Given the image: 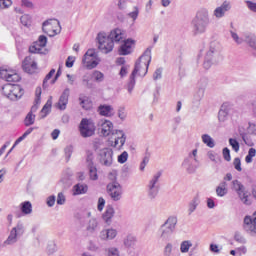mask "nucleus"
<instances>
[{
    "label": "nucleus",
    "mask_w": 256,
    "mask_h": 256,
    "mask_svg": "<svg viewBox=\"0 0 256 256\" xmlns=\"http://www.w3.org/2000/svg\"><path fill=\"white\" fill-rule=\"evenodd\" d=\"M151 63V48H147L142 56H140L139 60L136 61L134 70L132 71L129 81L126 84L125 88L127 89L129 95L133 93V89H135V77L137 73L145 77L147 72L149 71V64Z\"/></svg>",
    "instance_id": "f257e3e1"
},
{
    "label": "nucleus",
    "mask_w": 256,
    "mask_h": 256,
    "mask_svg": "<svg viewBox=\"0 0 256 256\" xmlns=\"http://www.w3.org/2000/svg\"><path fill=\"white\" fill-rule=\"evenodd\" d=\"M177 227V216H170L159 228V237L162 241H169Z\"/></svg>",
    "instance_id": "f03ea898"
},
{
    "label": "nucleus",
    "mask_w": 256,
    "mask_h": 256,
    "mask_svg": "<svg viewBox=\"0 0 256 256\" xmlns=\"http://www.w3.org/2000/svg\"><path fill=\"white\" fill-rule=\"evenodd\" d=\"M2 93L10 101H19L25 95V90L19 84H6L2 87Z\"/></svg>",
    "instance_id": "7ed1b4c3"
},
{
    "label": "nucleus",
    "mask_w": 256,
    "mask_h": 256,
    "mask_svg": "<svg viewBox=\"0 0 256 256\" xmlns=\"http://www.w3.org/2000/svg\"><path fill=\"white\" fill-rule=\"evenodd\" d=\"M193 25L197 33H205L207 27H209V11L206 9L198 11L193 20Z\"/></svg>",
    "instance_id": "20e7f679"
},
{
    "label": "nucleus",
    "mask_w": 256,
    "mask_h": 256,
    "mask_svg": "<svg viewBox=\"0 0 256 256\" xmlns=\"http://www.w3.org/2000/svg\"><path fill=\"white\" fill-rule=\"evenodd\" d=\"M98 40V49L102 53H111L115 47V43L113 40L109 37V35L105 34V32H100L97 35Z\"/></svg>",
    "instance_id": "39448f33"
},
{
    "label": "nucleus",
    "mask_w": 256,
    "mask_h": 256,
    "mask_svg": "<svg viewBox=\"0 0 256 256\" xmlns=\"http://www.w3.org/2000/svg\"><path fill=\"white\" fill-rule=\"evenodd\" d=\"M195 163H199V160L197 159V149L192 150L188 154V156L182 162V167H185L187 173L193 174L199 167V165Z\"/></svg>",
    "instance_id": "423d86ee"
},
{
    "label": "nucleus",
    "mask_w": 256,
    "mask_h": 256,
    "mask_svg": "<svg viewBox=\"0 0 256 256\" xmlns=\"http://www.w3.org/2000/svg\"><path fill=\"white\" fill-rule=\"evenodd\" d=\"M161 172H156L148 182V197L149 199H155L159 195V179H161Z\"/></svg>",
    "instance_id": "0eeeda50"
},
{
    "label": "nucleus",
    "mask_w": 256,
    "mask_h": 256,
    "mask_svg": "<svg viewBox=\"0 0 256 256\" xmlns=\"http://www.w3.org/2000/svg\"><path fill=\"white\" fill-rule=\"evenodd\" d=\"M81 137H93L95 135V123L91 119L83 118L79 125Z\"/></svg>",
    "instance_id": "6e6552de"
},
{
    "label": "nucleus",
    "mask_w": 256,
    "mask_h": 256,
    "mask_svg": "<svg viewBox=\"0 0 256 256\" xmlns=\"http://www.w3.org/2000/svg\"><path fill=\"white\" fill-rule=\"evenodd\" d=\"M82 63L86 69H95L99 65V57H97V52L95 49H89L84 54Z\"/></svg>",
    "instance_id": "1a4fd4ad"
},
{
    "label": "nucleus",
    "mask_w": 256,
    "mask_h": 256,
    "mask_svg": "<svg viewBox=\"0 0 256 256\" xmlns=\"http://www.w3.org/2000/svg\"><path fill=\"white\" fill-rule=\"evenodd\" d=\"M232 189L235 191L239 199L244 203V205H251V200L247 191H245V186L239 180L232 181Z\"/></svg>",
    "instance_id": "9d476101"
},
{
    "label": "nucleus",
    "mask_w": 256,
    "mask_h": 256,
    "mask_svg": "<svg viewBox=\"0 0 256 256\" xmlns=\"http://www.w3.org/2000/svg\"><path fill=\"white\" fill-rule=\"evenodd\" d=\"M107 191L112 201H121V195H123V190L119 182H113L108 184Z\"/></svg>",
    "instance_id": "9b49d317"
},
{
    "label": "nucleus",
    "mask_w": 256,
    "mask_h": 256,
    "mask_svg": "<svg viewBox=\"0 0 256 256\" xmlns=\"http://www.w3.org/2000/svg\"><path fill=\"white\" fill-rule=\"evenodd\" d=\"M244 230L249 233L252 237L256 235V211L252 216H245L244 218Z\"/></svg>",
    "instance_id": "f8f14e48"
},
{
    "label": "nucleus",
    "mask_w": 256,
    "mask_h": 256,
    "mask_svg": "<svg viewBox=\"0 0 256 256\" xmlns=\"http://www.w3.org/2000/svg\"><path fill=\"white\" fill-rule=\"evenodd\" d=\"M44 47H47V38L45 35L39 36L38 40L34 42L32 46H30V53H38L39 55H45Z\"/></svg>",
    "instance_id": "ddd939ff"
},
{
    "label": "nucleus",
    "mask_w": 256,
    "mask_h": 256,
    "mask_svg": "<svg viewBox=\"0 0 256 256\" xmlns=\"http://www.w3.org/2000/svg\"><path fill=\"white\" fill-rule=\"evenodd\" d=\"M0 77L8 81V83H18V81H21V76L17 72L5 68H0Z\"/></svg>",
    "instance_id": "4468645a"
},
{
    "label": "nucleus",
    "mask_w": 256,
    "mask_h": 256,
    "mask_svg": "<svg viewBox=\"0 0 256 256\" xmlns=\"http://www.w3.org/2000/svg\"><path fill=\"white\" fill-rule=\"evenodd\" d=\"M60 23L57 20H47L43 23L42 31L43 33H46L49 37H55L57 35V30L55 27H59Z\"/></svg>",
    "instance_id": "2eb2a0df"
},
{
    "label": "nucleus",
    "mask_w": 256,
    "mask_h": 256,
    "mask_svg": "<svg viewBox=\"0 0 256 256\" xmlns=\"http://www.w3.org/2000/svg\"><path fill=\"white\" fill-rule=\"evenodd\" d=\"M100 163L105 167H111L113 165V150L110 148H104L100 151Z\"/></svg>",
    "instance_id": "dca6fc26"
},
{
    "label": "nucleus",
    "mask_w": 256,
    "mask_h": 256,
    "mask_svg": "<svg viewBox=\"0 0 256 256\" xmlns=\"http://www.w3.org/2000/svg\"><path fill=\"white\" fill-rule=\"evenodd\" d=\"M228 11H231V2L224 1L220 6L214 9L213 17H215V19H223Z\"/></svg>",
    "instance_id": "f3484780"
},
{
    "label": "nucleus",
    "mask_w": 256,
    "mask_h": 256,
    "mask_svg": "<svg viewBox=\"0 0 256 256\" xmlns=\"http://www.w3.org/2000/svg\"><path fill=\"white\" fill-rule=\"evenodd\" d=\"M136 41L132 38H128L123 41V44L119 48V55H131Z\"/></svg>",
    "instance_id": "a211bd4d"
},
{
    "label": "nucleus",
    "mask_w": 256,
    "mask_h": 256,
    "mask_svg": "<svg viewBox=\"0 0 256 256\" xmlns=\"http://www.w3.org/2000/svg\"><path fill=\"white\" fill-rule=\"evenodd\" d=\"M98 127H100L101 133L102 135H104V137L112 135L113 131H115L113 130V122L105 119H101L100 121H98Z\"/></svg>",
    "instance_id": "6ab92c4d"
},
{
    "label": "nucleus",
    "mask_w": 256,
    "mask_h": 256,
    "mask_svg": "<svg viewBox=\"0 0 256 256\" xmlns=\"http://www.w3.org/2000/svg\"><path fill=\"white\" fill-rule=\"evenodd\" d=\"M22 67L26 73L33 75V73H37V62L33 60L30 56H27L22 64Z\"/></svg>",
    "instance_id": "aec40b11"
},
{
    "label": "nucleus",
    "mask_w": 256,
    "mask_h": 256,
    "mask_svg": "<svg viewBox=\"0 0 256 256\" xmlns=\"http://www.w3.org/2000/svg\"><path fill=\"white\" fill-rule=\"evenodd\" d=\"M112 139H114V144L112 147H117V145L120 143L118 149H121V147L125 145V141H127V137H125V133L122 130H114L112 132Z\"/></svg>",
    "instance_id": "412c9836"
},
{
    "label": "nucleus",
    "mask_w": 256,
    "mask_h": 256,
    "mask_svg": "<svg viewBox=\"0 0 256 256\" xmlns=\"http://www.w3.org/2000/svg\"><path fill=\"white\" fill-rule=\"evenodd\" d=\"M71 90L69 88H65L62 92L56 107L60 109V111H65L67 109V104L69 103V95Z\"/></svg>",
    "instance_id": "4be33fe9"
},
{
    "label": "nucleus",
    "mask_w": 256,
    "mask_h": 256,
    "mask_svg": "<svg viewBox=\"0 0 256 256\" xmlns=\"http://www.w3.org/2000/svg\"><path fill=\"white\" fill-rule=\"evenodd\" d=\"M209 84V80L207 78H201L198 82V91L195 94L196 101H201L203 97H205V89H207V85Z\"/></svg>",
    "instance_id": "5701e85b"
},
{
    "label": "nucleus",
    "mask_w": 256,
    "mask_h": 256,
    "mask_svg": "<svg viewBox=\"0 0 256 256\" xmlns=\"http://www.w3.org/2000/svg\"><path fill=\"white\" fill-rule=\"evenodd\" d=\"M115 237H117V230L114 228L103 229L99 234L101 241H113Z\"/></svg>",
    "instance_id": "b1692460"
},
{
    "label": "nucleus",
    "mask_w": 256,
    "mask_h": 256,
    "mask_svg": "<svg viewBox=\"0 0 256 256\" xmlns=\"http://www.w3.org/2000/svg\"><path fill=\"white\" fill-rule=\"evenodd\" d=\"M113 217H115V208L113 206H106L105 212L102 214V219L106 225H111L113 223Z\"/></svg>",
    "instance_id": "393cba45"
},
{
    "label": "nucleus",
    "mask_w": 256,
    "mask_h": 256,
    "mask_svg": "<svg viewBox=\"0 0 256 256\" xmlns=\"http://www.w3.org/2000/svg\"><path fill=\"white\" fill-rule=\"evenodd\" d=\"M220 51H221V46L219 45V43L212 42L210 44L209 51L206 53V57L208 58L210 57L211 59H219Z\"/></svg>",
    "instance_id": "a878e982"
},
{
    "label": "nucleus",
    "mask_w": 256,
    "mask_h": 256,
    "mask_svg": "<svg viewBox=\"0 0 256 256\" xmlns=\"http://www.w3.org/2000/svg\"><path fill=\"white\" fill-rule=\"evenodd\" d=\"M97 112L102 117H113V115H115V109L111 105H100Z\"/></svg>",
    "instance_id": "bb28decb"
},
{
    "label": "nucleus",
    "mask_w": 256,
    "mask_h": 256,
    "mask_svg": "<svg viewBox=\"0 0 256 256\" xmlns=\"http://www.w3.org/2000/svg\"><path fill=\"white\" fill-rule=\"evenodd\" d=\"M108 36L113 43H119V41H123V39H125V32L119 28H116L112 30Z\"/></svg>",
    "instance_id": "cd10ccee"
},
{
    "label": "nucleus",
    "mask_w": 256,
    "mask_h": 256,
    "mask_svg": "<svg viewBox=\"0 0 256 256\" xmlns=\"http://www.w3.org/2000/svg\"><path fill=\"white\" fill-rule=\"evenodd\" d=\"M88 189L89 188H88L87 184L78 183L73 186V195L74 196L85 195V193H87Z\"/></svg>",
    "instance_id": "c85d7f7f"
},
{
    "label": "nucleus",
    "mask_w": 256,
    "mask_h": 256,
    "mask_svg": "<svg viewBox=\"0 0 256 256\" xmlns=\"http://www.w3.org/2000/svg\"><path fill=\"white\" fill-rule=\"evenodd\" d=\"M135 243H137V237L133 236L132 234H128L123 239V245L126 249H131V247H135Z\"/></svg>",
    "instance_id": "c756f323"
},
{
    "label": "nucleus",
    "mask_w": 256,
    "mask_h": 256,
    "mask_svg": "<svg viewBox=\"0 0 256 256\" xmlns=\"http://www.w3.org/2000/svg\"><path fill=\"white\" fill-rule=\"evenodd\" d=\"M229 117V109L227 107L222 106L218 112V121L219 123H225Z\"/></svg>",
    "instance_id": "7c9ffc66"
},
{
    "label": "nucleus",
    "mask_w": 256,
    "mask_h": 256,
    "mask_svg": "<svg viewBox=\"0 0 256 256\" xmlns=\"http://www.w3.org/2000/svg\"><path fill=\"white\" fill-rule=\"evenodd\" d=\"M18 237L19 236H18L17 232H15V230H11L8 238L4 241V244H3L4 247L7 245H15Z\"/></svg>",
    "instance_id": "2f4dec72"
},
{
    "label": "nucleus",
    "mask_w": 256,
    "mask_h": 256,
    "mask_svg": "<svg viewBox=\"0 0 256 256\" xmlns=\"http://www.w3.org/2000/svg\"><path fill=\"white\" fill-rule=\"evenodd\" d=\"M201 139L204 145H206L210 149H213V147H215V140H213V138L209 134H203L201 136Z\"/></svg>",
    "instance_id": "473e14b6"
},
{
    "label": "nucleus",
    "mask_w": 256,
    "mask_h": 256,
    "mask_svg": "<svg viewBox=\"0 0 256 256\" xmlns=\"http://www.w3.org/2000/svg\"><path fill=\"white\" fill-rule=\"evenodd\" d=\"M21 211L24 215H31V213L33 212V206L31 205V202H23L21 204Z\"/></svg>",
    "instance_id": "72a5a7b5"
},
{
    "label": "nucleus",
    "mask_w": 256,
    "mask_h": 256,
    "mask_svg": "<svg viewBox=\"0 0 256 256\" xmlns=\"http://www.w3.org/2000/svg\"><path fill=\"white\" fill-rule=\"evenodd\" d=\"M80 101V107L82 109H85L86 111H89L91 109V100L87 96L79 97Z\"/></svg>",
    "instance_id": "f704fd0d"
},
{
    "label": "nucleus",
    "mask_w": 256,
    "mask_h": 256,
    "mask_svg": "<svg viewBox=\"0 0 256 256\" xmlns=\"http://www.w3.org/2000/svg\"><path fill=\"white\" fill-rule=\"evenodd\" d=\"M226 193H227V182H222L216 188V195H218V197H225Z\"/></svg>",
    "instance_id": "c9c22d12"
},
{
    "label": "nucleus",
    "mask_w": 256,
    "mask_h": 256,
    "mask_svg": "<svg viewBox=\"0 0 256 256\" xmlns=\"http://www.w3.org/2000/svg\"><path fill=\"white\" fill-rule=\"evenodd\" d=\"M98 227H99V222L97 221V219L92 218L88 222L87 231H89L90 233H95Z\"/></svg>",
    "instance_id": "e433bc0d"
},
{
    "label": "nucleus",
    "mask_w": 256,
    "mask_h": 256,
    "mask_svg": "<svg viewBox=\"0 0 256 256\" xmlns=\"http://www.w3.org/2000/svg\"><path fill=\"white\" fill-rule=\"evenodd\" d=\"M51 105H52L51 100H48L46 102V104L43 106V108H42V110L40 112L41 119H45L46 115H49V113L51 111Z\"/></svg>",
    "instance_id": "4c0bfd02"
},
{
    "label": "nucleus",
    "mask_w": 256,
    "mask_h": 256,
    "mask_svg": "<svg viewBox=\"0 0 256 256\" xmlns=\"http://www.w3.org/2000/svg\"><path fill=\"white\" fill-rule=\"evenodd\" d=\"M245 43L251 47V49L256 50V36L251 34L245 37L244 39Z\"/></svg>",
    "instance_id": "58836bf2"
},
{
    "label": "nucleus",
    "mask_w": 256,
    "mask_h": 256,
    "mask_svg": "<svg viewBox=\"0 0 256 256\" xmlns=\"http://www.w3.org/2000/svg\"><path fill=\"white\" fill-rule=\"evenodd\" d=\"M46 253L48 255H54V253H57V243H55V241L48 242L46 247Z\"/></svg>",
    "instance_id": "ea45409f"
},
{
    "label": "nucleus",
    "mask_w": 256,
    "mask_h": 256,
    "mask_svg": "<svg viewBox=\"0 0 256 256\" xmlns=\"http://www.w3.org/2000/svg\"><path fill=\"white\" fill-rule=\"evenodd\" d=\"M198 205H199V198L194 197L192 201L189 203L188 215H191L195 211V209H197Z\"/></svg>",
    "instance_id": "a19ab883"
},
{
    "label": "nucleus",
    "mask_w": 256,
    "mask_h": 256,
    "mask_svg": "<svg viewBox=\"0 0 256 256\" xmlns=\"http://www.w3.org/2000/svg\"><path fill=\"white\" fill-rule=\"evenodd\" d=\"M191 247H193V243H191V241H183L180 245V251L181 253H189V249H191Z\"/></svg>",
    "instance_id": "79ce46f5"
},
{
    "label": "nucleus",
    "mask_w": 256,
    "mask_h": 256,
    "mask_svg": "<svg viewBox=\"0 0 256 256\" xmlns=\"http://www.w3.org/2000/svg\"><path fill=\"white\" fill-rule=\"evenodd\" d=\"M35 123V114L29 113L26 115L24 119V124L26 127H31Z\"/></svg>",
    "instance_id": "37998d69"
},
{
    "label": "nucleus",
    "mask_w": 256,
    "mask_h": 256,
    "mask_svg": "<svg viewBox=\"0 0 256 256\" xmlns=\"http://www.w3.org/2000/svg\"><path fill=\"white\" fill-rule=\"evenodd\" d=\"M92 77L96 83H102V81L105 79V75L99 70H95L92 73Z\"/></svg>",
    "instance_id": "c03bdc74"
},
{
    "label": "nucleus",
    "mask_w": 256,
    "mask_h": 256,
    "mask_svg": "<svg viewBox=\"0 0 256 256\" xmlns=\"http://www.w3.org/2000/svg\"><path fill=\"white\" fill-rule=\"evenodd\" d=\"M95 159V156H93V152L88 151L86 156V165L89 168L95 167V162L93 160Z\"/></svg>",
    "instance_id": "a18cd8bd"
},
{
    "label": "nucleus",
    "mask_w": 256,
    "mask_h": 256,
    "mask_svg": "<svg viewBox=\"0 0 256 256\" xmlns=\"http://www.w3.org/2000/svg\"><path fill=\"white\" fill-rule=\"evenodd\" d=\"M105 251L106 256H121V252H119V248L117 247H109Z\"/></svg>",
    "instance_id": "49530a36"
},
{
    "label": "nucleus",
    "mask_w": 256,
    "mask_h": 256,
    "mask_svg": "<svg viewBox=\"0 0 256 256\" xmlns=\"http://www.w3.org/2000/svg\"><path fill=\"white\" fill-rule=\"evenodd\" d=\"M217 61H218V59H214V58L205 56V60L203 63L204 69H211V65H213V63H217Z\"/></svg>",
    "instance_id": "de8ad7c7"
},
{
    "label": "nucleus",
    "mask_w": 256,
    "mask_h": 256,
    "mask_svg": "<svg viewBox=\"0 0 256 256\" xmlns=\"http://www.w3.org/2000/svg\"><path fill=\"white\" fill-rule=\"evenodd\" d=\"M12 231H15L16 235L21 237L25 233V226H23V223H18L16 227L12 228Z\"/></svg>",
    "instance_id": "09e8293b"
},
{
    "label": "nucleus",
    "mask_w": 256,
    "mask_h": 256,
    "mask_svg": "<svg viewBox=\"0 0 256 256\" xmlns=\"http://www.w3.org/2000/svg\"><path fill=\"white\" fill-rule=\"evenodd\" d=\"M53 75H55V69H51L50 72L44 78L42 85L43 89H47V87H49V84H47V82L49 81V79H51V77H53Z\"/></svg>",
    "instance_id": "8fccbe9b"
},
{
    "label": "nucleus",
    "mask_w": 256,
    "mask_h": 256,
    "mask_svg": "<svg viewBox=\"0 0 256 256\" xmlns=\"http://www.w3.org/2000/svg\"><path fill=\"white\" fill-rule=\"evenodd\" d=\"M256 155L255 148H250L248 151V155L245 158L246 163H253V157Z\"/></svg>",
    "instance_id": "3c124183"
},
{
    "label": "nucleus",
    "mask_w": 256,
    "mask_h": 256,
    "mask_svg": "<svg viewBox=\"0 0 256 256\" xmlns=\"http://www.w3.org/2000/svg\"><path fill=\"white\" fill-rule=\"evenodd\" d=\"M20 21L24 27H29V25H31V16L25 14L21 16Z\"/></svg>",
    "instance_id": "603ef678"
},
{
    "label": "nucleus",
    "mask_w": 256,
    "mask_h": 256,
    "mask_svg": "<svg viewBox=\"0 0 256 256\" xmlns=\"http://www.w3.org/2000/svg\"><path fill=\"white\" fill-rule=\"evenodd\" d=\"M89 169V175H90V179H92V181H97L98 176H97V167L96 166H92Z\"/></svg>",
    "instance_id": "864d4df0"
},
{
    "label": "nucleus",
    "mask_w": 256,
    "mask_h": 256,
    "mask_svg": "<svg viewBox=\"0 0 256 256\" xmlns=\"http://www.w3.org/2000/svg\"><path fill=\"white\" fill-rule=\"evenodd\" d=\"M229 144L231 145V147H232L233 151H235V153H239L240 146H239V142L237 140L230 138Z\"/></svg>",
    "instance_id": "5fc2aeb1"
},
{
    "label": "nucleus",
    "mask_w": 256,
    "mask_h": 256,
    "mask_svg": "<svg viewBox=\"0 0 256 256\" xmlns=\"http://www.w3.org/2000/svg\"><path fill=\"white\" fill-rule=\"evenodd\" d=\"M127 159H129V153H127V151H124L118 156V163H127Z\"/></svg>",
    "instance_id": "6e6d98bb"
},
{
    "label": "nucleus",
    "mask_w": 256,
    "mask_h": 256,
    "mask_svg": "<svg viewBox=\"0 0 256 256\" xmlns=\"http://www.w3.org/2000/svg\"><path fill=\"white\" fill-rule=\"evenodd\" d=\"M173 253V244L167 243L164 247V256H171Z\"/></svg>",
    "instance_id": "4d7b16f0"
},
{
    "label": "nucleus",
    "mask_w": 256,
    "mask_h": 256,
    "mask_svg": "<svg viewBox=\"0 0 256 256\" xmlns=\"http://www.w3.org/2000/svg\"><path fill=\"white\" fill-rule=\"evenodd\" d=\"M232 39L237 43V45H241L243 43V38L239 37V35L233 31H230Z\"/></svg>",
    "instance_id": "13d9d810"
},
{
    "label": "nucleus",
    "mask_w": 256,
    "mask_h": 256,
    "mask_svg": "<svg viewBox=\"0 0 256 256\" xmlns=\"http://www.w3.org/2000/svg\"><path fill=\"white\" fill-rule=\"evenodd\" d=\"M13 5V1L11 0H0V9H7Z\"/></svg>",
    "instance_id": "bf43d9fd"
},
{
    "label": "nucleus",
    "mask_w": 256,
    "mask_h": 256,
    "mask_svg": "<svg viewBox=\"0 0 256 256\" xmlns=\"http://www.w3.org/2000/svg\"><path fill=\"white\" fill-rule=\"evenodd\" d=\"M234 239L235 241H237V243H242V244L247 243V240L245 239V237H243V235H241V233L239 232H236V234L234 235Z\"/></svg>",
    "instance_id": "052dcab7"
},
{
    "label": "nucleus",
    "mask_w": 256,
    "mask_h": 256,
    "mask_svg": "<svg viewBox=\"0 0 256 256\" xmlns=\"http://www.w3.org/2000/svg\"><path fill=\"white\" fill-rule=\"evenodd\" d=\"M163 77V68H157L153 74L154 81L161 79Z\"/></svg>",
    "instance_id": "680f3d73"
},
{
    "label": "nucleus",
    "mask_w": 256,
    "mask_h": 256,
    "mask_svg": "<svg viewBox=\"0 0 256 256\" xmlns=\"http://www.w3.org/2000/svg\"><path fill=\"white\" fill-rule=\"evenodd\" d=\"M222 155L225 161H231V150H229V148H224L222 151Z\"/></svg>",
    "instance_id": "e2e57ef3"
},
{
    "label": "nucleus",
    "mask_w": 256,
    "mask_h": 256,
    "mask_svg": "<svg viewBox=\"0 0 256 256\" xmlns=\"http://www.w3.org/2000/svg\"><path fill=\"white\" fill-rule=\"evenodd\" d=\"M233 165H234V169H236V171H243V168H241V159L240 158H235L233 161Z\"/></svg>",
    "instance_id": "0e129e2a"
},
{
    "label": "nucleus",
    "mask_w": 256,
    "mask_h": 256,
    "mask_svg": "<svg viewBox=\"0 0 256 256\" xmlns=\"http://www.w3.org/2000/svg\"><path fill=\"white\" fill-rule=\"evenodd\" d=\"M65 194L63 192H59L57 196V205H65Z\"/></svg>",
    "instance_id": "69168bd1"
},
{
    "label": "nucleus",
    "mask_w": 256,
    "mask_h": 256,
    "mask_svg": "<svg viewBox=\"0 0 256 256\" xmlns=\"http://www.w3.org/2000/svg\"><path fill=\"white\" fill-rule=\"evenodd\" d=\"M97 209H98V211H100V212L103 211V209H105V200H104L103 197H100V198L98 199Z\"/></svg>",
    "instance_id": "338daca9"
},
{
    "label": "nucleus",
    "mask_w": 256,
    "mask_h": 256,
    "mask_svg": "<svg viewBox=\"0 0 256 256\" xmlns=\"http://www.w3.org/2000/svg\"><path fill=\"white\" fill-rule=\"evenodd\" d=\"M246 5L250 11H252L253 13H256V3L255 2L248 0V1H246Z\"/></svg>",
    "instance_id": "774afa93"
}]
</instances>
